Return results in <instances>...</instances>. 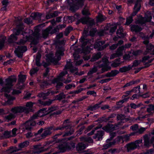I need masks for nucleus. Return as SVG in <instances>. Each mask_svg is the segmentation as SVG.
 Masks as SVG:
<instances>
[{"label":"nucleus","instance_id":"obj_1","mask_svg":"<svg viewBox=\"0 0 154 154\" xmlns=\"http://www.w3.org/2000/svg\"><path fill=\"white\" fill-rule=\"evenodd\" d=\"M46 109V108L40 109L37 113L33 115L28 121H26L25 123L26 129L30 130L32 127L35 126L36 124V122L34 120L38 119L39 117H41L45 116V114L44 111Z\"/></svg>","mask_w":154,"mask_h":154},{"label":"nucleus","instance_id":"obj_2","mask_svg":"<svg viewBox=\"0 0 154 154\" xmlns=\"http://www.w3.org/2000/svg\"><path fill=\"white\" fill-rule=\"evenodd\" d=\"M67 121H68V120H64L62 125L57 127L56 128H55L54 125L45 128L43 132L41 135L42 138L44 139L47 137L50 136L52 134L51 131L52 130L54 131L58 130L63 131L64 130V128H67L68 126L66 125V123L67 122Z\"/></svg>","mask_w":154,"mask_h":154},{"label":"nucleus","instance_id":"obj_3","mask_svg":"<svg viewBox=\"0 0 154 154\" xmlns=\"http://www.w3.org/2000/svg\"><path fill=\"white\" fill-rule=\"evenodd\" d=\"M141 2V0H136L133 8V12L131 14V16L127 18L125 24L128 25L132 22L133 21V17L136 15L140 9Z\"/></svg>","mask_w":154,"mask_h":154},{"label":"nucleus","instance_id":"obj_4","mask_svg":"<svg viewBox=\"0 0 154 154\" xmlns=\"http://www.w3.org/2000/svg\"><path fill=\"white\" fill-rule=\"evenodd\" d=\"M17 81V78L14 76L11 75L6 79L5 80V86L4 87L1 89V91L10 92V89L13 86L12 83L16 82Z\"/></svg>","mask_w":154,"mask_h":154},{"label":"nucleus","instance_id":"obj_5","mask_svg":"<svg viewBox=\"0 0 154 154\" xmlns=\"http://www.w3.org/2000/svg\"><path fill=\"white\" fill-rule=\"evenodd\" d=\"M84 0H67L68 3L70 6V9L73 12L78 10L79 7H82L83 5Z\"/></svg>","mask_w":154,"mask_h":154},{"label":"nucleus","instance_id":"obj_6","mask_svg":"<svg viewBox=\"0 0 154 154\" xmlns=\"http://www.w3.org/2000/svg\"><path fill=\"white\" fill-rule=\"evenodd\" d=\"M152 18V16L150 14H146L144 17H141L136 21V24H140L143 25L146 22H149Z\"/></svg>","mask_w":154,"mask_h":154},{"label":"nucleus","instance_id":"obj_7","mask_svg":"<svg viewBox=\"0 0 154 154\" xmlns=\"http://www.w3.org/2000/svg\"><path fill=\"white\" fill-rule=\"evenodd\" d=\"M39 32L40 30L36 28L35 29L34 32L32 35H29V38L32 40V44L36 45L38 43V39L40 35Z\"/></svg>","mask_w":154,"mask_h":154},{"label":"nucleus","instance_id":"obj_8","mask_svg":"<svg viewBox=\"0 0 154 154\" xmlns=\"http://www.w3.org/2000/svg\"><path fill=\"white\" fill-rule=\"evenodd\" d=\"M63 52L62 51H57L56 53L55 57H52V54H51L49 59L51 62L53 63L56 65L58 63V61L61 59L60 56L63 55Z\"/></svg>","mask_w":154,"mask_h":154},{"label":"nucleus","instance_id":"obj_9","mask_svg":"<svg viewBox=\"0 0 154 154\" xmlns=\"http://www.w3.org/2000/svg\"><path fill=\"white\" fill-rule=\"evenodd\" d=\"M27 50V47L25 46H18L14 52L16 55L19 58H22L23 53Z\"/></svg>","mask_w":154,"mask_h":154},{"label":"nucleus","instance_id":"obj_10","mask_svg":"<svg viewBox=\"0 0 154 154\" xmlns=\"http://www.w3.org/2000/svg\"><path fill=\"white\" fill-rule=\"evenodd\" d=\"M28 109H26V107L22 106H16L12 108L11 111L14 114L24 112L25 113H29Z\"/></svg>","mask_w":154,"mask_h":154},{"label":"nucleus","instance_id":"obj_11","mask_svg":"<svg viewBox=\"0 0 154 154\" xmlns=\"http://www.w3.org/2000/svg\"><path fill=\"white\" fill-rule=\"evenodd\" d=\"M55 33L52 26H49L45 29L42 30V37L47 38L49 34L52 35Z\"/></svg>","mask_w":154,"mask_h":154},{"label":"nucleus","instance_id":"obj_12","mask_svg":"<svg viewBox=\"0 0 154 154\" xmlns=\"http://www.w3.org/2000/svg\"><path fill=\"white\" fill-rule=\"evenodd\" d=\"M105 43V41H99L95 42L94 47L98 51H102L108 47L109 44L106 43L103 45Z\"/></svg>","mask_w":154,"mask_h":154},{"label":"nucleus","instance_id":"obj_13","mask_svg":"<svg viewBox=\"0 0 154 154\" xmlns=\"http://www.w3.org/2000/svg\"><path fill=\"white\" fill-rule=\"evenodd\" d=\"M121 122H118L114 125L108 124L106 125L103 127L102 129L106 132H110L116 129L118 126L121 125Z\"/></svg>","mask_w":154,"mask_h":154},{"label":"nucleus","instance_id":"obj_14","mask_svg":"<svg viewBox=\"0 0 154 154\" xmlns=\"http://www.w3.org/2000/svg\"><path fill=\"white\" fill-rule=\"evenodd\" d=\"M143 137L144 140V145L146 147L149 148L150 146V144L154 142V136L152 137L150 140L149 137L147 134L144 135Z\"/></svg>","mask_w":154,"mask_h":154},{"label":"nucleus","instance_id":"obj_15","mask_svg":"<svg viewBox=\"0 0 154 154\" xmlns=\"http://www.w3.org/2000/svg\"><path fill=\"white\" fill-rule=\"evenodd\" d=\"M48 149L44 148V147L39 145L33 146L32 150V154H39L43 152L46 151Z\"/></svg>","mask_w":154,"mask_h":154},{"label":"nucleus","instance_id":"obj_16","mask_svg":"<svg viewBox=\"0 0 154 154\" xmlns=\"http://www.w3.org/2000/svg\"><path fill=\"white\" fill-rule=\"evenodd\" d=\"M144 41L143 43L146 45V52H149L153 48L154 46L151 43H149V40L147 37L144 36L142 37Z\"/></svg>","mask_w":154,"mask_h":154},{"label":"nucleus","instance_id":"obj_17","mask_svg":"<svg viewBox=\"0 0 154 154\" xmlns=\"http://www.w3.org/2000/svg\"><path fill=\"white\" fill-rule=\"evenodd\" d=\"M63 80L61 79L59 77H57L54 79L52 80V83L56 85V87L57 90L60 88L63 85V84L61 82H63Z\"/></svg>","mask_w":154,"mask_h":154},{"label":"nucleus","instance_id":"obj_18","mask_svg":"<svg viewBox=\"0 0 154 154\" xmlns=\"http://www.w3.org/2000/svg\"><path fill=\"white\" fill-rule=\"evenodd\" d=\"M17 29H14L13 30L14 34L16 35H18L20 33L21 31L24 29V26L22 23H20L19 24L17 25Z\"/></svg>","mask_w":154,"mask_h":154},{"label":"nucleus","instance_id":"obj_19","mask_svg":"<svg viewBox=\"0 0 154 154\" xmlns=\"http://www.w3.org/2000/svg\"><path fill=\"white\" fill-rule=\"evenodd\" d=\"M104 134V131H99L94 136L93 138L94 139L97 138V141L101 140L102 139L103 136Z\"/></svg>","mask_w":154,"mask_h":154},{"label":"nucleus","instance_id":"obj_20","mask_svg":"<svg viewBox=\"0 0 154 154\" xmlns=\"http://www.w3.org/2000/svg\"><path fill=\"white\" fill-rule=\"evenodd\" d=\"M4 95L5 97L7 99V100L5 102V105H10L12 104L13 103L12 101L15 99V97L6 93H5Z\"/></svg>","mask_w":154,"mask_h":154},{"label":"nucleus","instance_id":"obj_21","mask_svg":"<svg viewBox=\"0 0 154 154\" xmlns=\"http://www.w3.org/2000/svg\"><path fill=\"white\" fill-rule=\"evenodd\" d=\"M131 30L132 32H138L141 31L142 29L140 26L135 24H131Z\"/></svg>","mask_w":154,"mask_h":154},{"label":"nucleus","instance_id":"obj_22","mask_svg":"<svg viewBox=\"0 0 154 154\" xmlns=\"http://www.w3.org/2000/svg\"><path fill=\"white\" fill-rule=\"evenodd\" d=\"M116 118L117 120H120L122 122H127L130 120L128 118H126L125 116L122 114H118Z\"/></svg>","mask_w":154,"mask_h":154},{"label":"nucleus","instance_id":"obj_23","mask_svg":"<svg viewBox=\"0 0 154 154\" xmlns=\"http://www.w3.org/2000/svg\"><path fill=\"white\" fill-rule=\"evenodd\" d=\"M101 57V53L100 52L95 53L93 54L90 60V61L91 62H94L97 60L99 59Z\"/></svg>","mask_w":154,"mask_h":154},{"label":"nucleus","instance_id":"obj_24","mask_svg":"<svg viewBox=\"0 0 154 154\" xmlns=\"http://www.w3.org/2000/svg\"><path fill=\"white\" fill-rule=\"evenodd\" d=\"M107 60L106 59H102V61L104 63L103 64H101L100 65H99L98 66L100 68L102 67L101 69L102 73H103L105 71H107L108 70L107 67V66H104L105 64L107 63Z\"/></svg>","mask_w":154,"mask_h":154},{"label":"nucleus","instance_id":"obj_25","mask_svg":"<svg viewBox=\"0 0 154 154\" xmlns=\"http://www.w3.org/2000/svg\"><path fill=\"white\" fill-rule=\"evenodd\" d=\"M42 14L39 13H32L30 16L33 19L35 20H38L39 21L41 20V17Z\"/></svg>","mask_w":154,"mask_h":154},{"label":"nucleus","instance_id":"obj_26","mask_svg":"<svg viewBox=\"0 0 154 154\" xmlns=\"http://www.w3.org/2000/svg\"><path fill=\"white\" fill-rule=\"evenodd\" d=\"M119 73V71L118 70H112L110 72L106 73L105 75V76L108 77H113L116 76Z\"/></svg>","mask_w":154,"mask_h":154},{"label":"nucleus","instance_id":"obj_27","mask_svg":"<svg viewBox=\"0 0 154 154\" xmlns=\"http://www.w3.org/2000/svg\"><path fill=\"white\" fill-rule=\"evenodd\" d=\"M28 41L31 42L32 44V40L29 38V36H26L25 37L21 39L19 42H17V44L18 45H24Z\"/></svg>","mask_w":154,"mask_h":154},{"label":"nucleus","instance_id":"obj_28","mask_svg":"<svg viewBox=\"0 0 154 154\" xmlns=\"http://www.w3.org/2000/svg\"><path fill=\"white\" fill-rule=\"evenodd\" d=\"M127 151L129 152L130 150H133L136 149L137 147V145L134 142H132L128 144L127 145Z\"/></svg>","mask_w":154,"mask_h":154},{"label":"nucleus","instance_id":"obj_29","mask_svg":"<svg viewBox=\"0 0 154 154\" xmlns=\"http://www.w3.org/2000/svg\"><path fill=\"white\" fill-rule=\"evenodd\" d=\"M20 150V149L17 148L16 147H13L11 146L10 147L9 149L7 150V151L8 152L9 154H19L18 153H14V152Z\"/></svg>","mask_w":154,"mask_h":154},{"label":"nucleus","instance_id":"obj_30","mask_svg":"<svg viewBox=\"0 0 154 154\" xmlns=\"http://www.w3.org/2000/svg\"><path fill=\"white\" fill-rule=\"evenodd\" d=\"M67 144L66 143H61L58 146L59 149L61 152H63L65 151L67 149Z\"/></svg>","mask_w":154,"mask_h":154},{"label":"nucleus","instance_id":"obj_31","mask_svg":"<svg viewBox=\"0 0 154 154\" xmlns=\"http://www.w3.org/2000/svg\"><path fill=\"white\" fill-rule=\"evenodd\" d=\"M103 102L100 103L98 104H96L94 106H88L87 110L94 111L98 109L99 107V105L101 104Z\"/></svg>","mask_w":154,"mask_h":154},{"label":"nucleus","instance_id":"obj_32","mask_svg":"<svg viewBox=\"0 0 154 154\" xmlns=\"http://www.w3.org/2000/svg\"><path fill=\"white\" fill-rule=\"evenodd\" d=\"M50 89L48 90V91L47 93H44L42 92L39 94L38 96L40 98H42L44 100H45L47 98V97L50 94Z\"/></svg>","mask_w":154,"mask_h":154},{"label":"nucleus","instance_id":"obj_33","mask_svg":"<svg viewBox=\"0 0 154 154\" xmlns=\"http://www.w3.org/2000/svg\"><path fill=\"white\" fill-rule=\"evenodd\" d=\"M65 68L67 69H69L72 73H74L77 71V68L76 67H73L72 65L69 63L65 66Z\"/></svg>","mask_w":154,"mask_h":154},{"label":"nucleus","instance_id":"obj_34","mask_svg":"<svg viewBox=\"0 0 154 154\" xmlns=\"http://www.w3.org/2000/svg\"><path fill=\"white\" fill-rule=\"evenodd\" d=\"M18 77L17 82L23 83L26 79V75L20 74L18 75Z\"/></svg>","mask_w":154,"mask_h":154},{"label":"nucleus","instance_id":"obj_35","mask_svg":"<svg viewBox=\"0 0 154 154\" xmlns=\"http://www.w3.org/2000/svg\"><path fill=\"white\" fill-rule=\"evenodd\" d=\"M66 26L65 24L59 25L56 26V27L53 28L54 30L55 33L58 32L60 29H61L63 28L66 27Z\"/></svg>","mask_w":154,"mask_h":154},{"label":"nucleus","instance_id":"obj_36","mask_svg":"<svg viewBox=\"0 0 154 154\" xmlns=\"http://www.w3.org/2000/svg\"><path fill=\"white\" fill-rule=\"evenodd\" d=\"M17 39V37L14 34H12L8 38V41L10 43H13L16 41Z\"/></svg>","mask_w":154,"mask_h":154},{"label":"nucleus","instance_id":"obj_37","mask_svg":"<svg viewBox=\"0 0 154 154\" xmlns=\"http://www.w3.org/2000/svg\"><path fill=\"white\" fill-rule=\"evenodd\" d=\"M54 101V100H52L49 99L48 101H41L40 100H38V101L42 105L44 106H49L52 103L53 101Z\"/></svg>","mask_w":154,"mask_h":154},{"label":"nucleus","instance_id":"obj_38","mask_svg":"<svg viewBox=\"0 0 154 154\" xmlns=\"http://www.w3.org/2000/svg\"><path fill=\"white\" fill-rule=\"evenodd\" d=\"M86 147L85 144L82 143H79L76 146L77 150L78 151H81L84 149Z\"/></svg>","mask_w":154,"mask_h":154},{"label":"nucleus","instance_id":"obj_39","mask_svg":"<svg viewBox=\"0 0 154 154\" xmlns=\"http://www.w3.org/2000/svg\"><path fill=\"white\" fill-rule=\"evenodd\" d=\"M41 57V55L39 53H38L35 59V64L38 66H42V64L40 61Z\"/></svg>","mask_w":154,"mask_h":154},{"label":"nucleus","instance_id":"obj_40","mask_svg":"<svg viewBox=\"0 0 154 154\" xmlns=\"http://www.w3.org/2000/svg\"><path fill=\"white\" fill-rule=\"evenodd\" d=\"M131 69V65H129L128 66H125L119 69V71L121 72H124L129 71Z\"/></svg>","mask_w":154,"mask_h":154},{"label":"nucleus","instance_id":"obj_41","mask_svg":"<svg viewBox=\"0 0 154 154\" xmlns=\"http://www.w3.org/2000/svg\"><path fill=\"white\" fill-rule=\"evenodd\" d=\"M125 49V47L122 46L118 48L116 52V54L118 56H121L123 54L122 51Z\"/></svg>","mask_w":154,"mask_h":154},{"label":"nucleus","instance_id":"obj_42","mask_svg":"<svg viewBox=\"0 0 154 154\" xmlns=\"http://www.w3.org/2000/svg\"><path fill=\"white\" fill-rule=\"evenodd\" d=\"M97 71V67L94 66L93 68H91L88 73V75L90 76L93 74L96 73Z\"/></svg>","mask_w":154,"mask_h":154},{"label":"nucleus","instance_id":"obj_43","mask_svg":"<svg viewBox=\"0 0 154 154\" xmlns=\"http://www.w3.org/2000/svg\"><path fill=\"white\" fill-rule=\"evenodd\" d=\"M79 16V14H76L74 16H68V22L69 23H72V21H74L75 19H78Z\"/></svg>","mask_w":154,"mask_h":154},{"label":"nucleus","instance_id":"obj_44","mask_svg":"<svg viewBox=\"0 0 154 154\" xmlns=\"http://www.w3.org/2000/svg\"><path fill=\"white\" fill-rule=\"evenodd\" d=\"M50 84L46 81L41 82L40 84V88L42 89L47 88V86Z\"/></svg>","mask_w":154,"mask_h":154},{"label":"nucleus","instance_id":"obj_45","mask_svg":"<svg viewBox=\"0 0 154 154\" xmlns=\"http://www.w3.org/2000/svg\"><path fill=\"white\" fill-rule=\"evenodd\" d=\"M29 143L28 141H25L23 143H21L19 144L18 149H20V150L22 148L27 146L29 145Z\"/></svg>","mask_w":154,"mask_h":154},{"label":"nucleus","instance_id":"obj_46","mask_svg":"<svg viewBox=\"0 0 154 154\" xmlns=\"http://www.w3.org/2000/svg\"><path fill=\"white\" fill-rule=\"evenodd\" d=\"M58 109V107L55 106H51L50 107H49L46 111L47 112L46 114H49L52 112L57 110Z\"/></svg>","mask_w":154,"mask_h":154},{"label":"nucleus","instance_id":"obj_47","mask_svg":"<svg viewBox=\"0 0 154 154\" xmlns=\"http://www.w3.org/2000/svg\"><path fill=\"white\" fill-rule=\"evenodd\" d=\"M81 140L83 141L87 142L89 143H93L92 139L89 137H82V138Z\"/></svg>","mask_w":154,"mask_h":154},{"label":"nucleus","instance_id":"obj_48","mask_svg":"<svg viewBox=\"0 0 154 154\" xmlns=\"http://www.w3.org/2000/svg\"><path fill=\"white\" fill-rule=\"evenodd\" d=\"M26 109H28L29 113L31 111L32 108L33 106L32 103L31 102H27L26 104Z\"/></svg>","mask_w":154,"mask_h":154},{"label":"nucleus","instance_id":"obj_49","mask_svg":"<svg viewBox=\"0 0 154 154\" xmlns=\"http://www.w3.org/2000/svg\"><path fill=\"white\" fill-rule=\"evenodd\" d=\"M66 97V95L64 93H62L56 96V99L59 100H60Z\"/></svg>","mask_w":154,"mask_h":154},{"label":"nucleus","instance_id":"obj_50","mask_svg":"<svg viewBox=\"0 0 154 154\" xmlns=\"http://www.w3.org/2000/svg\"><path fill=\"white\" fill-rule=\"evenodd\" d=\"M147 111L148 112H151L152 114L154 112V105L152 104H150L148 106L147 108Z\"/></svg>","mask_w":154,"mask_h":154},{"label":"nucleus","instance_id":"obj_51","mask_svg":"<svg viewBox=\"0 0 154 154\" xmlns=\"http://www.w3.org/2000/svg\"><path fill=\"white\" fill-rule=\"evenodd\" d=\"M67 121V122L66 123V125L68 126L67 128H64V129H69L70 130L68 131V132L70 133L71 135L74 132V129L71 127L68 124V122L69 121V120Z\"/></svg>","mask_w":154,"mask_h":154},{"label":"nucleus","instance_id":"obj_52","mask_svg":"<svg viewBox=\"0 0 154 154\" xmlns=\"http://www.w3.org/2000/svg\"><path fill=\"white\" fill-rule=\"evenodd\" d=\"M82 13L83 15H88L90 14L88 7L85 6L82 11Z\"/></svg>","mask_w":154,"mask_h":154},{"label":"nucleus","instance_id":"obj_53","mask_svg":"<svg viewBox=\"0 0 154 154\" xmlns=\"http://www.w3.org/2000/svg\"><path fill=\"white\" fill-rule=\"evenodd\" d=\"M25 85V84L24 83H18V82H17L16 85V87L17 89L21 90L24 88Z\"/></svg>","mask_w":154,"mask_h":154},{"label":"nucleus","instance_id":"obj_54","mask_svg":"<svg viewBox=\"0 0 154 154\" xmlns=\"http://www.w3.org/2000/svg\"><path fill=\"white\" fill-rule=\"evenodd\" d=\"M123 32V28L122 27H120L117 31L116 34L117 35H120L121 36L123 37L124 36V34Z\"/></svg>","mask_w":154,"mask_h":154},{"label":"nucleus","instance_id":"obj_55","mask_svg":"<svg viewBox=\"0 0 154 154\" xmlns=\"http://www.w3.org/2000/svg\"><path fill=\"white\" fill-rule=\"evenodd\" d=\"M131 93H139L140 92V88L139 86H138L134 88L132 90H131Z\"/></svg>","mask_w":154,"mask_h":154},{"label":"nucleus","instance_id":"obj_56","mask_svg":"<svg viewBox=\"0 0 154 154\" xmlns=\"http://www.w3.org/2000/svg\"><path fill=\"white\" fill-rule=\"evenodd\" d=\"M6 39V38L5 37H3L0 39V49H2L4 47Z\"/></svg>","mask_w":154,"mask_h":154},{"label":"nucleus","instance_id":"obj_57","mask_svg":"<svg viewBox=\"0 0 154 154\" xmlns=\"http://www.w3.org/2000/svg\"><path fill=\"white\" fill-rule=\"evenodd\" d=\"M115 144V141H112V142H111L107 143L104 145L103 147L105 149H106L108 148L111 146H112L113 145H114Z\"/></svg>","mask_w":154,"mask_h":154},{"label":"nucleus","instance_id":"obj_58","mask_svg":"<svg viewBox=\"0 0 154 154\" xmlns=\"http://www.w3.org/2000/svg\"><path fill=\"white\" fill-rule=\"evenodd\" d=\"M89 17H84L81 18L80 19V21L83 24L87 23Z\"/></svg>","mask_w":154,"mask_h":154},{"label":"nucleus","instance_id":"obj_59","mask_svg":"<svg viewBox=\"0 0 154 154\" xmlns=\"http://www.w3.org/2000/svg\"><path fill=\"white\" fill-rule=\"evenodd\" d=\"M15 117L14 114L10 113L9 115L5 116V118L8 120H11L12 119L15 118Z\"/></svg>","mask_w":154,"mask_h":154},{"label":"nucleus","instance_id":"obj_60","mask_svg":"<svg viewBox=\"0 0 154 154\" xmlns=\"http://www.w3.org/2000/svg\"><path fill=\"white\" fill-rule=\"evenodd\" d=\"M110 138L107 139L106 141L107 143H108L109 141L112 140V139L116 136V132H111L110 133Z\"/></svg>","mask_w":154,"mask_h":154},{"label":"nucleus","instance_id":"obj_61","mask_svg":"<svg viewBox=\"0 0 154 154\" xmlns=\"http://www.w3.org/2000/svg\"><path fill=\"white\" fill-rule=\"evenodd\" d=\"M88 35V32L86 30H84L83 33V36H82L81 38V42H83L84 41L85 38Z\"/></svg>","mask_w":154,"mask_h":154},{"label":"nucleus","instance_id":"obj_62","mask_svg":"<svg viewBox=\"0 0 154 154\" xmlns=\"http://www.w3.org/2000/svg\"><path fill=\"white\" fill-rule=\"evenodd\" d=\"M141 61V60H134L133 62V65L131 66V68L133 67H136L139 64H140Z\"/></svg>","mask_w":154,"mask_h":154},{"label":"nucleus","instance_id":"obj_63","mask_svg":"<svg viewBox=\"0 0 154 154\" xmlns=\"http://www.w3.org/2000/svg\"><path fill=\"white\" fill-rule=\"evenodd\" d=\"M38 68L37 67L31 69L30 72V74L31 75L34 74L37 72L38 70Z\"/></svg>","mask_w":154,"mask_h":154},{"label":"nucleus","instance_id":"obj_64","mask_svg":"<svg viewBox=\"0 0 154 154\" xmlns=\"http://www.w3.org/2000/svg\"><path fill=\"white\" fill-rule=\"evenodd\" d=\"M24 21V22L28 24H31L32 23V20L30 17H28L25 19Z\"/></svg>","mask_w":154,"mask_h":154}]
</instances>
